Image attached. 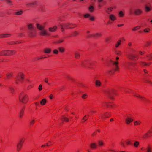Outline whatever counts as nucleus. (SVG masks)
Instances as JSON below:
<instances>
[{
	"label": "nucleus",
	"instance_id": "19",
	"mask_svg": "<svg viewBox=\"0 0 152 152\" xmlns=\"http://www.w3.org/2000/svg\"><path fill=\"white\" fill-rule=\"evenodd\" d=\"M25 108H23L20 110V118H22L24 115Z\"/></svg>",
	"mask_w": 152,
	"mask_h": 152
},
{
	"label": "nucleus",
	"instance_id": "10",
	"mask_svg": "<svg viewBox=\"0 0 152 152\" xmlns=\"http://www.w3.org/2000/svg\"><path fill=\"white\" fill-rule=\"evenodd\" d=\"M132 142L133 141L130 139H128L125 141L126 145L127 146L132 145H133Z\"/></svg>",
	"mask_w": 152,
	"mask_h": 152
},
{
	"label": "nucleus",
	"instance_id": "32",
	"mask_svg": "<svg viewBox=\"0 0 152 152\" xmlns=\"http://www.w3.org/2000/svg\"><path fill=\"white\" fill-rule=\"evenodd\" d=\"M128 57L130 59L133 60L135 57V56L133 54H130L128 56Z\"/></svg>",
	"mask_w": 152,
	"mask_h": 152
},
{
	"label": "nucleus",
	"instance_id": "44",
	"mask_svg": "<svg viewBox=\"0 0 152 152\" xmlns=\"http://www.w3.org/2000/svg\"><path fill=\"white\" fill-rule=\"evenodd\" d=\"M94 8L92 6H91L89 7V10L91 12L93 11Z\"/></svg>",
	"mask_w": 152,
	"mask_h": 152
},
{
	"label": "nucleus",
	"instance_id": "53",
	"mask_svg": "<svg viewBox=\"0 0 152 152\" xmlns=\"http://www.w3.org/2000/svg\"><path fill=\"white\" fill-rule=\"evenodd\" d=\"M149 30V28H148V29H147V28H145L144 30V31L145 32H148V30Z\"/></svg>",
	"mask_w": 152,
	"mask_h": 152
},
{
	"label": "nucleus",
	"instance_id": "56",
	"mask_svg": "<svg viewBox=\"0 0 152 152\" xmlns=\"http://www.w3.org/2000/svg\"><path fill=\"white\" fill-rule=\"evenodd\" d=\"M46 144H45L43 145H42L41 146V147H45V146H48L47 145H46Z\"/></svg>",
	"mask_w": 152,
	"mask_h": 152
},
{
	"label": "nucleus",
	"instance_id": "62",
	"mask_svg": "<svg viewBox=\"0 0 152 152\" xmlns=\"http://www.w3.org/2000/svg\"><path fill=\"white\" fill-rule=\"evenodd\" d=\"M71 114H72V115H75V113L74 112H72L71 113Z\"/></svg>",
	"mask_w": 152,
	"mask_h": 152
},
{
	"label": "nucleus",
	"instance_id": "9",
	"mask_svg": "<svg viewBox=\"0 0 152 152\" xmlns=\"http://www.w3.org/2000/svg\"><path fill=\"white\" fill-rule=\"evenodd\" d=\"M103 106H106L108 107H113L112 105L110 102H104L102 103Z\"/></svg>",
	"mask_w": 152,
	"mask_h": 152
},
{
	"label": "nucleus",
	"instance_id": "21",
	"mask_svg": "<svg viewBox=\"0 0 152 152\" xmlns=\"http://www.w3.org/2000/svg\"><path fill=\"white\" fill-rule=\"evenodd\" d=\"M40 34L42 35H45L47 34V31L44 29L40 32Z\"/></svg>",
	"mask_w": 152,
	"mask_h": 152
},
{
	"label": "nucleus",
	"instance_id": "57",
	"mask_svg": "<svg viewBox=\"0 0 152 152\" xmlns=\"http://www.w3.org/2000/svg\"><path fill=\"white\" fill-rule=\"evenodd\" d=\"M109 151H111L112 152H115V151L114 150H113V149H109Z\"/></svg>",
	"mask_w": 152,
	"mask_h": 152
},
{
	"label": "nucleus",
	"instance_id": "42",
	"mask_svg": "<svg viewBox=\"0 0 152 152\" xmlns=\"http://www.w3.org/2000/svg\"><path fill=\"white\" fill-rule=\"evenodd\" d=\"M121 40H119V42H118L115 45V47L116 48L118 47V46L120 44Z\"/></svg>",
	"mask_w": 152,
	"mask_h": 152
},
{
	"label": "nucleus",
	"instance_id": "29",
	"mask_svg": "<svg viewBox=\"0 0 152 152\" xmlns=\"http://www.w3.org/2000/svg\"><path fill=\"white\" fill-rule=\"evenodd\" d=\"M147 132L151 137L152 136V126L150 128Z\"/></svg>",
	"mask_w": 152,
	"mask_h": 152
},
{
	"label": "nucleus",
	"instance_id": "34",
	"mask_svg": "<svg viewBox=\"0 0 152 152\" xmlns=\"http://www.w3.org/2000/svg\"><path fill=\"white\" fill-rule=\"evenodd\" d=\"M51 51V49H49V48L45 49L44 50V52L45 53H49Z\"/></svg>",
	"mask_w": 152,
	"mask_h": 152
},
{
	"label": "nucleus",
	"instance_id": "8",
	"mask_svg": "<svg viewBox=\"0 0 152 152\" xmlns=\"http://www.w3.org/2000/svg\"><path fill=\"white\" fill-rule=\"evenodd\" d=\"M60 118L63 122H68L69 121V118L66 117L65 115H62Z\"/></svg>",
	"mask_w": 152,
	"mask_h": 152
},
{
	"label": "nucleus",
	"instance_id": "52",
	"mask_svg": "<svg viewBox=\"0 0 152 152\" xmlns=\"http://www.w3.org/2000/svg\"><path fill=\"white\" fill-rule=\"evenodd\" d=\"M49 97L50 99H52L53 98V95L52 94H50V95Z\"/></svg>",
	"mask_w": 152,
	"mask_h": 152
},
{
	"label": "nucleus",
	"instance_id": "59",
	"mask_svg": "<svg viewBox=\"0 0 152 152\" xmlns=\"http://www.w3.org/2000/svg\"><path fill=\"white\" fill-rule=\"evenodd\" d=\"M141 150L142 151H144L145 149L143 147H142L141 148Z\"/></svg>",
	"mask_w": 152,
	"mask_h": 152
},
{
	"label": "nucleus",
	"instance_id": "33",
	"mask_svg": "<svg viewBox=\"0 0 152 152\" xmlns=\"http://www.w3.org/2000/svg\"><path fill=\"white\" fill-rule=\"evenodd\" d=\"M8 89L11 92V93L13 94L15 92V90L14 88L11 87L8 88Z\"/></svg>",
	"mask_w": 152,
	"mask_h": 152
},
{
	"label": "nucleus",
	"instance_id": "5",
	"mask_svg": "<svg viewBox=\"0 0 152 152\" xmlns=\"http://www.w3.org/2000/svg\"><path fill=\"white\" fill-rule=\"evenodd\" d=\"M111 116V114L109 112H106L104 113L101 114L100 115L99 118H108Z\"/></svg>",
	"mask_w": 152,
	"mask_h": 152
},
{
	"label": "nucleus",
	"instance_id": "27",
	"mask_svg": "<svg viewBox=\"0 0 152 152\" xmlns=\"http://www.w3.org/2000/svg\"><path fill=\"white\" fill-rule=\"evenodd\" d=\"M25 139L24 138H22L18 142V143L21 144L23 145V144L25 142Z\"/></svg>",
	"mask_w": 152,
	"mask_h": 152
},
{
	"label": "nucleus",
	"instance_id": "43",
	"mask_svg": "<svg viewBox=\"0 0 152 152\" xmlns=\"http://www.w3.org/2000/svg\"><path fill=\"white\" fill-rule=\"evenodd\" d=\"M90 15L89 14H86L84 15V17L85 18H88L90 17Z\"/></svg>",
	"mask_w": 152,
	"mask_h": 152
},
{
	"label": "nucleus",
	"instance_id": "16",
	"mask_svg": "<svg viewBox=\"0 0 152 152\" xmlns=\"http://www.w3.org/2000/svg\"><path fill=\"white\" fill-rule=\"evenodd\" d=\"M22 146L23 145L18 143L17 145L16 148V150L18 152L20 151L21 150L22 148Z\"/></svg>",
	"mask_w": 152,
	"mask_h": 152
},
{
	"label": "nucleus",
	"instance_id": "35",
	"mask_svg": "<svg viewBox=\"0 0 152 152\" xmlns=\"http://www.w3.org/2000/svg\"><path fill=\"white\" fill-rule=\"evenodd\" d=\"M67 79L69 81L71 82H74V79L72 77H67Z\"/></svg>",
	"mask_w": 152,
	"mask_h": 152
},
{
	"label": "nucleus",
	"instance_id": "48",
	"mask_svg": "<svg viewBox=\"0 0 152 152\" xmlns=\"http://www.w3.org/2000/svg\"><path fill=\"white\" fill-rule=\"evenodd\" d=\"M59 50L61 52H63L64 50V49L62 48H59Z\"/></svg>",
	"mask_w": 152,
	"mask_h": 152
},
{
	"label": "nucleus",
	"instance_id": "25",
	"mask_svg": "<svg viewBox=\"0 0 152 152\" xmlns=\"http://www.w3.org/2000/svg\"><path fill=\"white\" fill-rule=\"evenodd\" d=\"M140 145V142L138 141H135L134 143V146L136 148H137Z\"/></svg>",
	"mask_w": 152,
	"mask_h": 152
},
{
	"label": "nucleus",
	"instance_id": "6",
	"mask_svg": "<svg viewBox=\"0 0 152 152\" xmlns=\"http://www.w3.org/2000/svg\"><path fill=\"white\" fill-rule=\"evenodd\" d=\"M133 119L131 116L129 115L126 118L125 120V122L126 124H129L130 123L133 121Z\"/></svg>",
	"mask_w": 152,
	"mask_h": 152
},
{
	"label": "nucleus",
	"instance_id": "54",
	"mask_svg": "<svg viewBox=\"0 0 152 152\" xmlns=\"http://www.w3.org/2000/svg\"><path fill=\"white\" fill-rule=\"evenodd\" d=\"M48 78H45L44 80V81L45 82L48 83Z\"/></svg>",
	"mask_w": 152,
	"mask_h": 152
},
{
	"label": "nucleus",
	"instance_id": "7",
	"mask_svg": "<svg viewBox=\"0 0 152 152\" xmlns=\"http://www.w3.org/2000/svg\"><path fill=\"white\" fill-rule=\"evenodd\" d=\"M89 147L92 150H95L97 148L98 145L96 142H92L90 144Z\"/></svg>",
	"mask_w": 152,
	"mask_h": 152
},
{
	"label": "nucleus",
	"instance_id": "18",
	"mask_svg": "<svg viewBox=\"0 0 152 152\" xmlns=\"http://www.w3.org/2000/svg\"><path fill=\"white\" fill-rule=\"evenodd\" d=\"M146 149L147 150L146 152H152V149L151 147V146L150 144H148L147 148H146Z\"/></svg>",
	"mask_w": 152,
	"mask_h": 152
},
{
	"label": "nucleus",
	"instance_id": "55",
	"mask_svg": "<svg viewBox=\"0 0 152 152\" xmlns=\"http://www.w3.org/2000/svg\"><path fill=\"white\" fill-rule=\"evenodd\" d=\"M36 3H37L36 2H35L31 3L29 4L32 5H34L35 4H36Z\"/></svg>",
	"mask_w": 152,
	"mask_h": 152
},
{
	"label": "nucleus",
	"instance_id": "24",
	"mask_svg": "<svg viewBox=\"0 0 152 152\" xmlns=\"http://www.w3.org/2000/svg\"><path fill=\"white\" fill-rule=\"evenodd\" d=\"M47 100L45 99H42L40 102V103L42 105H44L46 103Z\"/></svg>",
	"mask_w": 152,
	"mask_h": 152
},
{
	"label": "nucleus",
	"instance_id": "4",
	"mask_svg": "<svg viewBox=\"0 0 152 152\" xmlns=\"http://www.w3.org/2000/svg\"><path fill=\"white\" fill-rule=\"evenodd\" d=\"M16 83H17L19 82H25L27 83H29L30 81L27 78H25L24 77H17L16 78Z\"/></svg>",
	"mask_w": 152,
	"mask_h": 152
},
{
	"label": "nucleus",
	"instance_id": "12",
	"mask_svg": "<svg viewBox=\"0 0 152 152\" xmlns=\"http://www.w3.org/2000/svg\"><path fill=\"white\" fill-rule=\"evenodd\" d=\"M151 137L147 132L144 134L142 136V138L144 139H147Z\"/></svg>",
	"mask_w": 152,
	"mask_h": 152
},
{
	"label": "nucleus",
	"instance_id": "14",
	"mask_svg": "<svg viewBox=\"0 0 152 152\" xmlns=\"http://www.w3.org/2000/svg\"><path fill=\"white\" fill-rule=\"evenodd\" d=\"M35 120L34 119L31 120L29 123V126L30 127H31L33 126L34 124H35Z\"/></svg>",
	"mask_w": 152,
	"mask_h": 152
},
{
	"label": "nucleus",
	"instance_id": "22",
	"mask_svg": "<svg viewBox=\"0 0 152 152\" xmlns=\"http://www.w3.org/2000/svg\"><path fill=\"white\" fill-rule=\"evenodd\" d=\"M142 11L139 9H136L134 11V13L136 15L140 14L142 13Z\"/></svg>",
	"mask_w": 152,
	"mask_h": 152
},
{
	"label": "nucleus",
	"instance_id": "38",
	"mask_svg": "<svg viewBox=\"0 0 152 152\" xmlns=\"http://www.w3.org/2000/svg\"><path fill=\"white\" fill-rule=\"evenodd\" d=\"M114 63L115 65V66H116V68L115 69V70H118V62H114Z\"/></svg>",
	"mask_w": 152,
	"mask_h": 152
},
{
	"label": "nucleus",
	"instance_id": "45",
	"mask_svg": "<svg viewBox=\"0 0 152 152\" xmlns=\"http://www.w3.org/2000/svg\"><path fill=\"white\" fill-rule=\"evenodd\" d=\"M119 15H120V17H122L124 15L123 12L121 11H120L119 12Z\"/></svg>",
	"mask_w": 152,
	"mask_h": 152
},
{
	"label": "nucleus",
	"instance_id": "49",
	"mask_svg": "<svg viewBox=\"0 0 152 152\" xmlns=\"http://www.w3.org/2000/svg\"><path fill=\"white\" fill-rule=\"evenodd\" d=\"M140 27V26H137V27H136L134 28H133V29H132V30H136L137 29H138Z\"/></svg>",
	"mask_w": 152,
	"mask_h": 152
},
{
	"label": "nucleus",
	"instance_id": "46",
	"mask_svg": "<svg viewBox=\"0 0 152 152\" xmlns=\"http://www.w3.org/2000/svg\"><path fill=\"white\" fill-rule=\"evenodd\" d=\"M90 19L91 21H94V16H90Z\"/></svg>",
	"mask_w": 152,
	"mask_h": 152
},
{
	"label": "nucleus",
	"instance_id": "41",
	"mask_svg": "<svg viewBox=\"0 0 152 152\" xmlns=\"http://www.w3.org/2000/svg\"><path fill=\"white\" fill-rule=\"evenodd\" d=\"M145 10L146 11L148 12L150 11V8L149 7L147 6H145Z\"/></svg>",
	"mask_w": 152,
	"mask_h": 152
},
{
	"label": "nucleus",
	"instance_id": "11",
	"mask_svg": "<svg viewBox=\"0 0 152 152\" xmlns=\"http://www.w3.org/2000/svg\"><path fill=\"white\" fill-rule=\"evenodd\" d=\"M98 147H102L104 146V143L103 141L101 140H99L98 141Z\"/></svg>",
	"mask_w": 152,
	"mask_h": 152
},
{
	"label": "nucleus",
	"instance_id": "39",
	"mask_svg": "<svg viewBox=\"0 0 152 152\" xmlns=\"http://www.w3.org/2000/svg\"><path fill=\"white\" fill-rule=\"evenodd\" d=\"M46 144V145H47L48 146H49L51 145H53V142L52 141H49L47 142Z\"/></svg>",
	"mask_w": 152,
	"mask_h": 152
},
{
	"label": "nucleus",
	"instance_id": "58",
	"mask_svg": "<svg viewBox=\"0 0 152 152\" xmlns=\"http://www.w3.org/2000/svg\"><path fill=\"white\" fill-rule=\"evenodd\" d=\"M75 55L76 57H79L80 56V55L79 54L77 53H76Z\"/></svg>",
	"mask_w": 152,
	"mask_h": 152
},
{
	"label": "nucleus",
	"instance_id": "64",
	"mask_svg": "<svg viewBox=\"0 0 152 152\" xmlns=\"http://www.w3.org/2000/svg\"><path fill=\"white\" fill-rule=\"evenodd\" d=\"M62 41H62V40H59V41H58V42H59V43H60V42H62Z\"/></svg>",
	"mask_w": 152,
	"mask_h": 152
},
{
	"label": "nucleus",
	"instance_id": "28",
	"mask_svg": "<svg viewBox=\"0 0 152 152\" xmlns=\"http://www.w3.org/2000/svg\"><path fill=\"white\" fill-rule=\"evenodd\" d=\"M141 123V122L140 121H136L134 123V126H137L140 125Z\"/></svg>",
	"mask_w": 152,
	"mask_h": 152
},
{
	"label": "nucleus",
	"instance_id": "63",
	"mask_svg": "<svg viewBox=\"0 0 152 152\" xmlns=\"http://www.w3.org/2000/svg\"><path fill=\"white\" fill-rule=\"evenodd\" d=\"M103 0H98V1L99 2H102V1H103Z\"/></svg>",
	"mask_w": 152,
	"mask_h": 152
},
{
	"label": "nucleus",
	"instance_id": "37",
	"mask_svg": "<svg viewBox=\"0 0 152 152\" xmlns=\"http://www.w3.org/2000/svg\"><path fill=\"white\" fill-rule=\"evenodd\" d=\"M88 95L86 94H83L81 97L83 99H86L88 98Z\"/></svg>",
	"mask_w": 152,
	"mask_h": 152
},
{
	"label": "nucleus",
	"instance_id": "3",
	"mask_svg": "<svg viewBox=\"0 0 152 152\" xmlns=\"http://www.w3.org/2000/svg\"><path fill=\"white\" fill-rule=\"evenodd\" d=\"M132 94L134 96L138 98L140 100L142 101H144L146 102H149V100L148 99L142 95H140L133 91Z\"/></svg>",
	"mask_w": 152,
	"mask_h": 152
},
{
	"label": "nucleus",
	"instance_id": "51",
	"mask_svg": "<svg viewBox=\"0 0 152 152\" xmlns=\"http://www.w3.org/2000/svg\"><path fill=\"white\" fill-rule=\"evenodd\" d=\"M146 82L147 83H150V84H152V82H151V81L149 80H146Z\"/></svg>",
	"mask_w": 152,
	"mask_h": 152
},
{
	"label": "nucleus",
	"instance_id": "13",
	"mask_svg": "<svg viewBox=\"0 0 152 152\" xmlns=\"http://www.w3.org/2000/svg\"><path fill=\"white\" fill-rule=\"evenodd\" d=\"M89 118V115H85L84 117L81 120V122L82 123H84L85 121H87Z\"/></svg>",
	"mask_w": 152,
	"mask_h": 152
},
{
	"label": "nucleus",
	"instance_id": "40",
	"mask_svg": "<svg viewBox=\"0 0 152 152\" xmlns=\"http://www.w3.org/2000/svg\"><path fill=\"white\" fill-rule=\"evenodd\" d=\"M23 13V11H18L16 13V15H22Z\"/></svg>",
	"mask_w": 152,
	"mask_h": 152
},
{
	"label": "nucleus",
	"instance_id": "36",
	"mask_svg": "<svg viewBox=\"0 0 152 152\" xmlns=\"http://www.w3.org/2000/svg\"><path fill=\"white\" fill-rule=\"evenodd\" d=\"M28 29L31 30L33 28V25L31 23H29L28 24Z\"/></svg>",
	"mask_w": 152,
	"mask_h": 152
},
{
	"label": "nucleus",
	"instance_id": "26",
	"mask_svg": "<svg viewBox=\"0 0 152 152\" xmlns=\"http://www.w3.org/2000/svg\"><path fill=\"white\" fill-rule=\"evenodd\" d=\"M124 91L126 93H129L132 94L133 91L128 88H126L124 89Z\"/></svg>",
	"mask_w": 152,
	"mask_h": 152
},
{
	"label": "nucleus",
	"instance_id": "30",
	"mask_svg": "<svg viewBox=\"0 0 152 152\" xmlns=\"http://www.w3.org/2000/svg\"><path fill=\"white\" fill-rule=\"evenodd\" d=\"M110 18L112 21H114L116 18L113 15H110Z\"/></svg>",
	"mask_w": 152,
	"mask_h": 152
},
{
	"label": "nucleus",
	"instance_id": "31",
	"mask_svg": "<svg viewBox=\"0 0 152 152\" xmlns=\"http://www.w3.org/2000/svg\"><path fill=\"white\" fill-rule=\"evenodd\" d=\"M120 145L123 148H125L126 147V144L124 141H121L120 143Z\"/></svg>",
	"mask_w": 152,
	"mask_h": 152
},
{
	"label": "nucleus",
	"instance_id": "2",
	"mask_svg": "<svg viewBox=\"0 0 152 152\" xmlns=\"http://www.w3.org/2000/svg\"><path fill=\"white\" fill-rule=\"evenodd\" d=\"M104 92L105 94L109 95V97L111 99H113L114 96L118 94L117 91L114 89H107L104 90Z\"/></svg>",
	"mask_w": 152,
	"mask_h": 152
},
{
	"label": "nucleus",
	"instance_id": "17",
	"mask_svg": "<svg viewBox=\"0 0 152 152\" xmlns=\"http://www.w3.org/2000/svg\"><path fill=\"white\" fill-rule=\"evenodd\" d=\"M100 132V130H96L91 134V136L93 137H96L98 134V133H99Z\"/></svg>",
	"mask_w": 152,
	"mask_h": 152
},
{
	"label": "nucleus",
	"instance_id": "15",
	"mask_svg": "<svg viewBox=\"0 0 152 152\" xmlns=\"http://www.w3.org/2000/svg\"><path fill=\"white\" fill-rule=\"evenodd\" d=\"M36 26L38 29L40 31L43 30L44 29V26L39 23H37L36 24Z\"/></svg>",
	"mask_w": 152,
	"mask_h": 152
},
{
	"label": "nucleus",
	"instance_id": "47",
	"mask_svg": "<svg viewBox=\"0 0 152 152\" xmlns=\"http://www.w3.org/2000/svg\"><path fill=\"white\" fill-rule=\"evenodd\" d=\"M39 90V91H40L42 90V85H40L39 86L38 88Z\"/></svg>",
	"mask_w": 152,
	"mask_h": 152
},
{
	"label": "nucleus",
	"instance_id": "1",
	"mask_svg": "<svg viewBox=\"0 0 152 152\" xmlns=\"http://www.w3.org/2000/svg\"><path fill=\"white\" fill-rule=\"evenodd\" d=\"M19 99L20 102L22 103L26 104L28 101L29 97L27 94L22 92L19 95Z\"/></svg>",
	"mask_w": 152,
	"mask_h": 152
},
{
	"label": "nucleus",
	"instance_id": "60",
	"mask_svg": "<svg viewBox=\"0 0 152 152\" xmlns=\"http://www.w3.org/2000/svg\"><path fill=\"white\" fill-rule=\"evenodd\" d=\"M112 9L113 8L112 7H110L108 9V10H110V11H112Z\"/></svg>",
	"mask_w": 152,
	"mask_h": 152
},
{
	"label": "nucleus",
	"instance_id": "50",
	"mask_svg": "<svg viewBox=\"0 0 152 152\" xmlns=\"http://www.w3.org/2000/svg\"><path fill=\"white\" fill-rule=\"evenodd\" d=\"M53 53L55 54H58V51L57 50H53Z\"/></svg>",
	"mask_w": 152,
	"mask_h": 152
},
{
	"label": "nucleus",
	"instance_id": "61",
	"mask_svg": "<svg viewBox=\"0 0 152 152\" xmlns=\"http://www.w3.org/2000/svg\"><path fill=\"white\" fill-rule=\"evenodd\" d=\"M114 121V119L113 118H111L110 119V122H112V121Z\"/></svg>",
	"mask_w": 152,
	"mask_h": 152
},
{
	"label": "nucleus",
	"instance_id": "20",
	"mask_svg": "<svg viewBox=\"0 0 152 152\" xmlns=\"http://www.w3.org/2000/svg\"><path fill=\"white\" fill-rule=\"evenodd\" d=\"M57 27L56 26H55L53 27H50L49 28V31L51 32L55 31Z\"/></svg>",
	"mask_w": 152,
	"mask_h": 152
},
{
	"label": "nucleus",
	"instance_id": "23",
	"mask_svg": "<svg viewBox=\"0 0 152 152\" xmlns=\"http://www.w3.org/2000/svg\"><path fill=\"white\" fill-rule=\"evenodd\" d=\"M95 83L96 86L97 87H99L101 85V82L98 80H97L96 81Z\"/></svg>",
	"mask_w": 152,
	"mask_h": 152
}]
</instances>
